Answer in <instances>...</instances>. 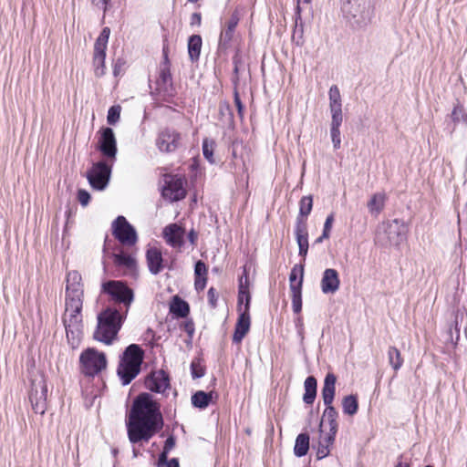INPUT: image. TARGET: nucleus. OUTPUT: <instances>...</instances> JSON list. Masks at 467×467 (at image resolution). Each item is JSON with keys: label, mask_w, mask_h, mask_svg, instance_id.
I'll list each match as a JSON object with an SVG mask.
<instances>
[{"label": "nucleus", "mask_w": 467, "mask_h": 467, "mask_svg": "<svg viewBox=\"0 0 467 467\" xmlns=\"http://www.w3.org/2000/svg\"><path fill=\"white\" fill-rule=\"evenodd\" d=\"M163 426L160 407L149 393L139 395L129 413L126 427L132 444L148 442Z\"/></svg>", "instance_id": "f257e3e1"}, {"label": "nucleus", "mask_w": 467, "mask_h": 467, "mask_svg": "<svg viewBox=\"0 0 467 467\" xmlns=\"http://www.w3.org/2000/svg\"><path fill=\"white\" fill-rule=\"evenodd\" d=\"M84 285L78 271H70L66 276L65 313L63 322L68 341H78L82 327Z\"/></svg>", "instance_id": "f03ea898"}, {"label": "nucleus", "mask_w": 467, "mask_h": 467, "mask_svg": "<svg viewBox=\"0 0 467 467\" xmlns=\"http://www.w3.org/2000/svg\"><path fill=\"white\" fill-rule=\"evenodd\" d=\"M126 315L118 309L108 307L98 316V326L94 338L106 345H111L121 327Z\"/></svg>", "instance_id": "7ed1b4c3"}, {"label": "nucleus", "mask_w": 467, "mask_h": 467, "mask_svg": "<svg viewBox=\"0 0 467 467\" xmlns=\"http://www.w3.org/2000/svg\"><path fill=\"white\" fill-rule=\"evenodd\" d=\"M142 362V351L139 346L135 344L130 345L119 362L118 367V375L122 384L128 385L140 373Z\"/></svg>", "instance_id": "20e7f679"}, {"label": "nucleus", "mask_w": 467, "mask_h": 467, "mask_svg": "<svg viewBox=\"0 0 467 467\" xmlns=\"http://www.w3.org/2000/svg\"><path fill=\"white\" fill-rule=\"evenodd\" d=\"M336 376L332 373H327L325 378L324 385L322 388V398L324 400V404L326 405V409L323 413L320 428H323L324 422L327 421L328 430L331 431H337V411L332 406L336 392Z\"/></svg>", "instance_id": "39448f33"}, {"label": "nucleus", "mask_w": 467, "mask_h": 467, "mask_svg": "<svg viewBox=\"0 0 467 467\" xmlns=\"http://www.w3.org/2000/svg\"><path fill=\"white\" fill-rule=\"evenodd\" d=\"M29 400L34 411L43 415L47 408V386L41 372L36 373L31 379Z\"/></svg>", "instance_id": "423d86ee"}, {"label": "nucleus", "mask_w": 467, "mask_h": 467, "mask_svg": "<svg viewBox=\"0 0 467 467\" xmlns=\"http://www.w3.org/2000/svg\"><path fill=\"white\" fill-rule=\"evenodd\" d=\"M80 364L86 375L94 376L107 367V359L104 353L88 348L80 355Z\"/></svg>", "instance_id": "0eeeda50"}, {"label": "nucleus", "mask_w": 467, "mask_h": 467, "mask_svg": "<svg viewBox=\"0 0 467 467\" xmlns=\"http://www.w3.org/2000/svg\"><path fill=\"white\" fill-rule=\"evenodd\" d=\"M111 174V166L105 161L93 163L87 171V179L93 190L103 191L109 184Z\"/></svg>", "instance_id": "6e6552de"}, {"label": "nucleus", "mask_w": 467, "mask_h": 467, "mask_svg": "<svg viewBox=\"0 0 467 467\" xmlns=\"http://www.w3.org/2000/svg\"><path fill=\"white\" fill-rule=\"evenodd\" d=\"M102 291L109 294L111 298L122 303L126 308L125 315L131 305L134 295L133 291L121 281H109L102 285Z\"/></svg>", "instance_id": "1a4fd4ad"}, {"label": "nucleus", "mask_w": 467, "mask_h": 467, "mask_svg": "<svg viewBox=\"0 0 467 467\" xmlns=\"http://www.w3.org/2000/svg\"><path fill=\"white\" fill-rule=\"evenodd\" d=\"M163 182L164 184L161 187V195L165 200L173 202L185 197V182L182 177L166 174L163 177Z\"/></svg>", "instance_id": "9d476101"}, {"label": "nucleus", "mask_w": 467, "mask_h": 467, "mask_svg": "<svg viewBox=\"0 0 467 467\" xmlns=\"http://www.w3.org/2000/svg\"><path fill=\"white\" fill-rule=\"evenodd\" d=\"M408 227L400 220H392L383 224L385 244L399 247L407 239Z\"/></svg>", "instance_id": "9b49d317"}, {"label": "nucleus", "mask_w": 467, "mask_h": 467, "mask_svg": "<svg viewBox=\"0 0 467 467\" xmlns=\"http://www.w3.org/2000/svg\"><path fill=\"white\" fill-rule=\"evenodd\" d=\"M114 236L123 244L133 245L137 242V234L133 226L124 216H118L112 223Z\"/></svg>", "instance_id": "f8f14e48"}, {"label": "nucleus", "mask_w": 467, "mask_h": 467, "mask_svg": "<svg viewBox=\"0 0 467 467\" xmlns=\"http://www.w3.org/2000/svg\"><path fill=\"white\" fill-rule=\"evenodd\" d=\"M99 150L109 161L113 162L117 154V141L112 129L105 128L101 130L99 140Z\"/></svg>", "instance_id": "ddd939ff"}, {"label": "nucleus", "mask_w": 467, "mask_h": 467, "mask_svg": "<svg viewBox=\"0 0 467 467\" xmlns=\"http://www.w3.org/2000/svg\"><path fill=\"white\" fill-rule=\"evenodd\" d=\"M180 139L181 135L179 132L166 129L160 132L156 145L162 152H171L178 148Z\"/></svg>", "instance_id": "4468645a"}, {"label": "nucleus", "mask_w": 467, "mask_h": 467, "mask_svg": "<svg viewBox=\"0 0 467 467\" xmlns=\"http://www.w3.org/2000/svg\"><path fill=\"white\" fill-rule=\"evenodd\" d=\"M185 235L184 229L177 223H171L164 227L162 236L170 246L175 249H181L183 244Z\"/></svg>", "instance_id": "2eb2a0df"}, {"label": "nucleus", "mask_w": 467, "mask_h": 467, "mask_svg": "<svg viewBox=\"0 0 467 467\" xmlns=\"http://www.w3.org/2000/svg\"><path fill=\"white\" fill-rule=\"evenodd\" d=\"M337 431H325L323 428L319 430V440L317 448V457L321 460L327 457L330 453V447L335 441V437Z\"/></svg>", "instance_id": "dca6fc26"}, {"label": "nucleus", "mask_w": 467, "mask_h": 467, "mask_svg": "<svg viewBox=\"0 0 467 467\" xmlns=\"http://www.w3.org/2000/svg\"><path fill=\"white\" fill-rule=\"evenodd\" d=\"M295 234L299 248V255L306 257L308 251V233L306 222L304 219L296 218Z\"/></svg>", "instance_id": "f3484780"}, {"label": "nucleus", "mask_w": 467, "mask_h": 467, "mask_svg": "<svg viewBox=\"0 0 467 467\" xmlns=\"http://www.w3.org/2000/svg\"><path fill=\"white\" fill-rule=\"evenodd\" d=\"M321 290L324 294L336 293L340 285L339 275L337 270L327 268L324 271L321 279Z\"/></svg>", "instance_id": "a211bd4d"}, {"label": "nucleus", "mask_w": 467, "mask_h": 467, "mask_svg": "<svg viewBox=\"0 0 467 467\" xmlns=\"http://www.w3.org/2000/svg\"><path fill=\"white\" fill-rule=\"evenodd\" d=\"M238 319L233 335V341L240 343L248 333L251 326L250 311H238Z\"/></svg>", "instance_id": "6ab92c4d"}, {"label": "nucleus", "mask_w": 467, "mask_h": 467, "mask_svg": "<svg viewBox=\"0 0 467 467\" xmlns=\"http://www.w3.org/2000/svg\"><path fill=\"white\" fill-rule=\"evenodd\" d=\"M146 260L150 274L156 275L162 271L163 259L159 248L150 247L146 252Z\"/></svg>", "instance_id": "aec40b11"}, {"label": "nucleus", "mask_w": 467, "mask_h": 467, "mask_svg": "<svg viewBox=\"0 0 467 467\" xmlns=\"http://www.w3.org/2000/svg\"><path fill=\"white\" fill-rule=\"evenodd\" d=\"M146 386L151 391L161 393L169 388V379L162 370L157 371L146 379Z\"/></svg>", "instance_id": "412c9836"}, {"label": "nucleus", "mask_w": 467, "mask_h": 467, "mask_svg": "<svg viewBox=\"0 0 467 467\" xmlns=\"http://www.w3.org/2000/svg\"><path fill=\"white\" fill-rule=\"evenodd\" d=\"M328 96L331 117H343L341 96L339 89L336 85L330 87Z\"/></svg>", "instance_id": "4be33fe9"}, {"label": "nucleus", "mask_w": 467, "mask_h": 467, "mask_svg": "<svg viewBox=\"0 0 467 467\" xmlns=\"http://www.w3.org/2000/svg\"><path fill=\"white\" fill-rule=\"evenodd\" d=\"M239 15L235 11L232 14L229 21L227 22L226 28L221 32L220 45L226 47L234 36V30L239 23Z\"/></svg>", "instance_id": "5701e85b"}, {"label": "nucleus", "mask_w": 467, "mask_h": 467, "mask_svg": "<svg viewBox=\"0 0 467 467\" xmlns=\"http://www.w3.org/2000/svg\"><path fill=\"white\" fill-rule=\"evenodd\" d=\"M246 282L247 278L245 284L243 283V278L240 279L237 311H250L251 296Z\"/></svg>", "instance_id": "b1692460"}, {"label": "nucleus", "mask_w": 467, "mask_h": 467, "mask_svg": "<svg viewBox=\"0 0 467 467\" xmlns=\"http://www.w3.org/2000/svg\"><path fill=\"white\" fill-rule=\"evenodd\" d=\"M386 199L387 197L384 192H377L373 194L368 202V212L372 215L378 216L384 209Z\"/></svg>", "instance_id": "393cba45"}, {"label": "nucleus", "mask_w": 467, "mask_h": 467, "mask_svg": "<svg viewBox=\"0 0 467 467\" xmlns=\"http://www.w3.org/2000/svg\"><path fill=\"white\" fill-rule=\"evenodd\" d=\"M105 58H106V49L96 48L94 47L93 54V66L95 75L99 78L102 77L105 74Z\"/></svg>", "instance_id": "a878e982"}, {"label": "nucleus", "mask_w": 467, "mask_h": 467, "mask_svg": "<svg viewBox=\"0 0 467 467\" xmlns=\"http://www.w3.org/2000/svg\"><path fill=\"white\" fill-rule=\"evenodd\" d=\"M342 122L343 117H331L330 135L333 146L336 150L339 149L341 146L340 127Z\"/></svg>", "instance_id": "bb28decb"}, {"label": "nucleus", "mask_w": 467, "mask_h": 467, "mask_svg": "<svg viewBox=\"0 0 467 467\" xmlns=\"http://www.w3.org/2000/svg\"><path fill=\"white\" fill-rule=\"evenodd\" d=\"M304 388L303 400L310 405L314 402L317 396V379L312 376L307 377L305 380Z\"/></svg>", "instance_id": "cd10ccee"}, {"label": "nucleus", "mask_w": 467, "mask_h": 467, "mask_svg": "<svg viewBox=\"0 0 467 467\" xmlns=\"http://www.w3.org/2000/svg\"><path fill=\"white\" fill-rule=\"evenodd\" d=\"M304 278V268L302 265H295L289 275V288L290 291L294 289H302Z\"/></svg>", "instance_id": "c85d7f7f"}, {"label": "nucleus", "mask_w": 467, "mask_h": 467, "mask_svg": "<svg viewBox=\"0 0 467 467\" xmlns=\"http://www.w3.org/2000/svg\"><path fill=\"white\" fill-rule=\"evenodd\" d=\"M202 37L199 35H192L188 40V53L192 61H196L200 57L202 49Z\"/></svg>", "instance_id": "c756f323"}, {"label": "nucleus", "mask_w": 467, "mask_h": 467, "mask_svg": "<svg viewBox=\"0 0 467 467\" xmlns=\"http://www.w3.org/2000/svg\"><path fill=\"white\" fill-rule=\"evenodd\" d=\"M309 450V436L306 433H300L295 442L294 453L296 457L306 455Z\"/></svg>", "instance_id": "7c9ffc66"}, {"label": "nucleus", "mask_w": 467, "mask_h": 467, "mask_svg": "<svg viewBox=\"0 0 467 467\" xmlns=\"http://www.w3.org/2000/svg\"><path fill=\"white\" fill-rule=\"evenodd\" d=\"M213 399V392L199 390L192 396V404L195 408L205 409Z\"/></svg>", "instance_id": "2f4dec72"}, {"label": "nucleus", "mask_w": 467, "mask_h": 467, "mask_svg": "<svg viewBox=\"0 0 467 467\" xmlns=\"http://www.w3.org/2000/svg\"><path fill=\"white\" fill-rule=\"evenodd\" d=\"M170 311L177 317H184L189 313V306L179 296H174L170 305Z\"/></svg>", "instance_id": "473e14b6"}, {"label": "nucleus", "mask_w": 467, "mask_h": 467, "mask_svg": "<svg viewBox=\"0 0 467 467\" xmlns=\"http://www.w3.org/2000/svg\"><path fill=\"white\" fill-rule=\"evenodd\" d=\"M342 410L344 414L353 416L358 412V402L355 395H348L342 400Z\"/></svg>", "instance_id": "72a5a7b5"}, {"label": "nucleus", "mask_w": 467, "mask_h": 467, "mask_svg": "<svg viewBox=\"0 0 467 467\" xmlns=\"http://www.w3.org/2000/svg\"><path fill=\"white\" fill-rule=\"evenodd\" d=\"M114 263L119 266L125 267L129 270H133L136 266L135 259L127 254H114Z\"/></svg>", "instance_id": "f704fd0d"}, {"label": "nucleus", "mask_w": 467, "mask_h": 467, "mask_svg": "<svg viewBox=\"0 0 467 467\" xmlns=\"http://www.w3.org/2000/svg\"><path fill=\"white\" fill-rule=\"evenodd\" d=\"M389 363L395 371H398L403 364V359L400 350L395 347H389L388 349Z\"/></svg>", "instance_id": "c9c22d12"}, {"label": "nucleus", "mask_w": 467, "mask_h": 467, "mask_svg": "<svg viewBox=\"0 0 467 467\" xmlns=\"http://www.w3.org/2000/svg\"><path fill=\"white\" fill-rule=\"evenodd\" d=\"M313 207V198L312 196H304L301 198L299 202V214L297 218L304 219L306 221V218L310 214Z\"/></svg>", "instance_id": "e433bc0d"}, {"label": "nucleus", "mask_w": 467, "mask_h": 467, "mask_svg": "<svg viewBox=\"0 0 467 467\" xmlns=\"http://www.w3.org/2000/svg\"><path fill=\"white\" fill-rule=\"evenodd\" d=\"M215 147V142L213 140L205 138L202 140V154L204 158L210 162L214 163L215 161L213 159V150Z\"/></svg>", "instance_id": "4c0bfd02"}, {"label": "nucleus", "mask_w": 467, "mask_h": 467, "mask_svg": "<svg viewBox=\"0 0 467 467\" xmlns=\"http://www.w3.org/2000/svg\"><path fill=\"white\" fill-rule=\"evenodd\" d=\"M175 446V439L173 436H170L167 438L164 443L163 451L160 454L157 465L158 467H161L162 463L165 462L166 459H168V453Z\"/></svg>", "instance_id": "58836bf2"}, {"label": "nucleus", "mask_w": 467, "mask_h": 467, "mask_svg": "<svg viewBox=\"0 0 467 467\" xmlns=\"http://www.w3.org/2000/svg\"><path fill=\"white\" fill-rule=\"evenodd\" d=\"M451 118L454 124H458L460 122L467 123V113L462 105L454 106Z\"/></svg>", "instance_id": "ea45409f"}, {"label": "nucleus", "mask_w": 467, "mask_h": 467, "mask_svg": "<svg viewBox=\"0 0 467 467\" xmlns=\"http://www.w3.org/2000/svg\"><path fill=\"white\" fill-rule=\"evenodd\" d=\"M292 308L296 314H299L302 310V289L291 290Z\"/></svg>", "instance_id": "a19ab883"}, {"label": "nucleus", "mask_w": 467, "mask_h": 467, "mask_svg": "<svg viewBox=\"0 0 467 467\" xmlns=\"http://www.w3.org/2000/svg\"><path fill=\"white\" fill-rule=\"evenodd\" d=\"M109 28L104 27L97 38L94 47L96 48H101V49H107V45L109 37Z\"/></svg>", "instance_id": "79ce46f5"}, {"label": "nucleus", "mask_w": 467, "mask_h": 467, "mask_svg": "<svg viewBox=\"0 0 467 467\" xmlns=\"http://www.w3.org/2000/svg\"><path fill=\"white\" fill-rule=\"evenodd\" d=\"M120 110H121V108L119 105L112 106L109 108V109L108 111V116H107V120H108L109 124L114 125L119 120Z\"/></svg>", "instance_id": "37998d69"}, {"label": "nucleus", "mask_w": 467, "mask_h": 467, "mask_svg": "<svg viewBox=\"0 0 467 467\" xmlns=\"http://www.w3.org/2000/svg\"><path fill=\"white\" fill-rule=\"evenodd\" d=\"M160 79L164 84L168 83L171 79L167 56H165V62L161 66V70H160Z\"/></svg>", "instance_id": "c03bdc74"}, {"label": "nucleus", "mask_w": 467, "mask_h": 467, "mask_svg": "<svg viewBox=\"0 0 467 467\" xmlns=\"http://www.w3.org/2000/svg\"><path fill=\"white\" fill-rule=\"evenodd\" d=\"M194 275L195 277H206L207 275V267L202 261H198L194 266Z\"/></svg>", "instance_id": "a18cd8bd"}, {"label": "nucleus", "mask_w": 467, "mask_h": 467, "mask_svg": "<svg viewBox=\"0 0 467 467\" xmlns=\"http://www.w3.org/2000/svg\"><path fill=\"white\" fill-rule=\"evenodd\" d=\"M191 369L193 379H199L204 375V369L198 362L192 361L191 364Z\"/></svg>", "instance_id": "49530a36"}, {"label": "nucleus", "mask_w": 467, "mask_h": 467, "mask_svg": "<svg viewBox=\"0 0 467 467\" xmlns=\"http://www.w3.org/2000/svg\"><path fill=\"white\" fill-rule=\"evenodd\" d=\"M334 222V215L329 214L324 223L323 237H329L332 224Z\"/></svg>", "instance_id": "de8ad7c7"}, {"label": "nucleus", "mask_w": 467, "mask_h": 467, "mask_svg": "<svg viewBox=\"0 0 467 467\" xmlns=\"http://www.w3.org/2000/svg\"><path fill=\"white\" fill-rule=\"evenodd\" d=\"M125 61L121 58H118L113 66V74L115 77L119 76L125 69Z\"/></svg>", "instance_id": "09e8293b"}, {"label": "nucleus", "mask_w": 467, "mask_h": 467, "mask_svg": "<svg viewBox=\"0 0 467 467\" xmlns=\"http://www.w3.org/2000/svg\"><path fill=\"white\" fill-rule=\"evenodd\" d=\"M78 200L82 206H87L90 201V194L86 190L78 192Z\"/></svg>", "instance_id": "8fccbe9b"}, {"label": "nucleus", "mask_w": 467, "mask_h": 467, "mask_svg": "<svg viewBox=\"0 0 467 467\" xmlns=\"http://www.w3.org/2000/svg\"><path fill=\"white\" fill-rule=\"evenodd\" d=\"M234 103L238 110V115L241 119L244 118V106L237 91L234 92Z\"/></svg>", "instance_id": "3c124183"}, {"label": "nucleus", "mask_w": 467, "mask_h": 467, "mask_svg": "<svg viewBox=\"0 0 467 467\" xmlns=\"http://www.w3.org/2000/svg\"><path fill=\"white\" fill-rule=\"evenodd\" d=\"M207 277H195L194 286L197 291H202L206 286Z\"/></svg>", "instance_id": "603ef678"}, {"label": "nucleus", "mask_w": 467, "mask_h": 467, "mask_svg": "<svg viewBox=\"0 0 467 467\" xmlns=\"http://www.w3.org/2000/svg\"><path fill=\"white\" fill-rule=\"evenodd\" d=\"M208 299H209V303L211 304V306L213 307H215L216 302H217V295H216V291L213 287H211L208 290Z\"/></svg>", "instance_id": "864d4df0"}, {"label": "nucleus", "mask_w": 467, "mask_h": 467, "mask_svg": "<svg viewBox=\"0 0 467 467\" xmlns=\"http://www.w3.org/2000/svg\"><path fill=\"white\" fill-rule=\"evenodd\" d=\"M202 23V16L200 13H193L191 16L190 24L192 26H200Z\"/></svg>", "instance_id": "5fc2aeb1"}, {"label": "nucleus", "mask_w": 467, "mask_h": 467, "mask_svg": "<svg viewBox=\"0 0 467 467\" xmlns=\"http://www.w3.org/2000/svg\"><path fill=\"white\" fill-rule=\"evenodd\" d=\"M91 3L96 5L99 8L103 9L104 11L107 10L108 2L109 0H90Z\"/></svg>", "instance_id": "6e6d98bb"}, {"label": "nucleus", "mask_w": 467, "mask_h": 467, "mask_svg": "<svg viewBox=\"0 0 467 467\" xmlns=\"http://www.w3.org/2000/svg\"><path fill=\"white\" fill-rule=\"evenodd\" d=\"M161 467H179V462L176 458H172L170 461L166 459Z\"/></svg>", "instance_id": "4d7b16f0"}, {"label": "nucleus", "mask_w": 467, "mask_h": 467, "mask_svg": "<svg viewBox=\"0 0 467 467\" xmlns=\"http://www.w3.org/2000/svg\"><path fill=\"white\" fill-rule=\"evenodd\" d=\"M188 239L192 245L195 244V242L197 240V234L194 232V230L190 231V233L188 234Z\"/></svg>", "instance_id": "13d9d810"}, {"label": "nucleus", "mask_w": 467, "mask_h": 467, "mask_svg": "<svg viewBox=\"0 0 467 467\" xmlns=\"http://www.w3.org/2000/svg\"><path fill=\"white\" fill-rule=\"evenodd\" d=\"M296 327L299 328V329H298L299 334H301V333H302V330H303V324H302V319H301V317H298V318H297V321H296Z\"/></svg>", "instance_id": "bf43d9fd"}, {"label": "nucleus", "mask_w": 467, "mask_h": 467, "mask_svg": "<svg viewBox=\"0 0 467 467\" xmlns=\"http://www.w3.org/2000/svg\"><path fill=\"white\" fill-rule=\"evenodd\" d=\"M328 237H323V234H321V236H319L317 240H316V243L319 244V243H322L323 240L325 239H327Z\"/></svg>", "instance_id": "052dcab7"}, {"label": "nucleus", "mask_w": 467, "mask_h": 467, "mask_svg": "<svg viewBox=\"0 0 467 467\" xmlns=\"http://www.w3.org/2000/svg\"><path fill=\"white\" fill-rule=\"evenodd\" d=\"M395 467H410L408 463H403L401 462H398Z\"/></svg>", "instance_id": "680f3d73"}, {"label": "nucleus", "mask_w": 467, "mask_h": 467, "mask_svg": "<svg viewBox=\"0 0 467 467\" xmlns=\"http://www.w3.org/2000/svg\"><path fill=\"white\" fill-rule=\"evenodd\" d=\"M310 0H297L298 2V5H300L301 2H304V3H309ZM297 11L298 13L300 12V7L299 5H297Z\"/></svg>", "instance_id": "e2e57ef3"}, {"label": "nucleus", "mask_w": 467, "mask_h": 467, "mask_svg": "<svg viewBox=\"0 0 467 467\" xmlns=\"http://www.w3.org/2000/svg\"><path fill=\"white\" fill-rule=\"evenodd\" d=\"M132 452H133V456H134V457H137V456H138V454H139V451H138L135 448L133 449V451H132Z\"/></svg>", "instance_id": "0e129e2a"}, {"label": "nucleus", "mask_w": 467, "mask_h": 467, "mask_svg": "<svg viewBox=\"0 0 467 467\" xmlns=\"http://www.w3.org/2000/svg\"><path fill=\"white\" fill-rule=\"evenodd\" d=\"M224 109H225L226 110H229V107H228V106H225V107H224Z\"/></svg>", "instance_id": "69168bd1"}, {"label": "nucleus", "mask_w": 467, "mask_h": 467, "mask_svg": "<svg viewBox=\"0 0 467 467\" xmlns=\"http://www.w3.org/2000/svg\"><path fill=\"white\" fill-rule=\"evenodd\" d=\"M425 467H433L432 465H426Z\"/></svg>", "instance_id": "338daca9"}]
</instances>
